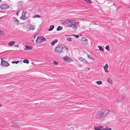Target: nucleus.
<instances>
[{"mask_svg": "<svg viewBox=\"0 0 130 130\" xmlns=\"http://www.w3.org/2000/svg\"><path fill=\"white\" fill-rule=\"evenodd\" d=\"M67 24L70 27H72L74 30H76L77 29L76 25L78 24L79 22H75L74 20L71 21L67 20Z\"/></svg>", "mask_w": 130, "mask_h": 130, "instance_id": "nucleus-1", "label": "nucleus"}, {"mask_svg": "<svg viewBox=\"0 0 130 130\" xmlns=\"http://www.w3.org/2000/svg\"><path fill=\"white\" fill-rule=\"evenodd\" d=\"M46 39L44 38L42 36H38L36 40V42H42L46 41Z\"/></svg>", "mask_w": 130, "mask_h": 130, "instance_id": "nucleus-2", "label": "nucleus"}, {"mask_svg": "<svg viewBox=\"0 0 130 130\" xmlns=\"http://www.w3.org/2000/svg\"><path fill=\"white\" fill-rule=\"evenodd\" d=\"M63 48L62 46L59 45L55 48V51L58 53H61L63 51Z\"/></svg>", "mask_w": 130, "mask_h": 130, "instance_id": "nucleus-3", "label": "nucleus"}, {"mask_svg": "<svg viewBox=\"0 0 130 130\" xmlns=\"http://www.w3.org/2000/svg\"><path fill=\"white\" fill-rule=\"evenodd\" d=\"M103 116H105L109 114L110 111L107 110L102 109L101 110Z\"/></svg>", "mask_w": 130, "mask_h": 130, "instance_id": "nucleus-4", "label": "nucleus"}, {"mask_svg": "<svg viewBox=\"0 0 130 130\" xmlns=\"http://www.w3.org/2000/svg\"><path fill=\"white\" fill-rule=\"evenodd\" d=\"M9 6L7 4H2L0 6V7L2 9H6L9 8Z\"/></svg>", "mask_w": 130, "mask_h": 130, "instance_id": "nucleus-5", "label": "nucleus"}, {"mask_svg": "<svg viewBox=\"0 0 130 130\" xmlns=\"http://www.w3.org/2000/svg\"><path fill=\"white\" fill-rule=\"evenodd\" d=\"M1 65L4 67H7L9 66V63L5 61H2V59Z\"/></svg>", "mask_w": 130, "mask_h": 130, "instance_id": "nucleus-6", "label": "nucleus"}, {"mask_svg": "<svg viewBox=\"0 0 130 130\" xmlns=\"http://www.w3.org/2000/svg\"><path fill=\"white\" fill-rule=\"evenodd\" d=\"M96 116L97 119H99L103 117L101 110L99 111L96 114Z\"/></svg>", "mask_w": 130, "mask_h": 130, "instance_id": "nucleus-7", "label": "nucleus"}, {"mask_svg": "<svg viewBox=\"0 0 130 130\" xmlns=\"http://www.w3.org/2000/svg\"><path fill=\"white\" fill-rule=\"evenodd\" d=\"M87 40L85 38H83L82 39V44L84 45H86L87 43Z\"/></svg>", "mask_w": 130, "mask_h": 130, "instance_id": "nucleus-8", "label": "nucleus"}, {"mask_svg": "<svg viewBox=\"0 0 130 130\" xmlns=\"http://www.w3.org/2000/svg\"><path fill=\"white\" fill-rule=\"evenodd\" d=\"M64 61L68 62H71L72 61V59L68 57H66L64 58H63Z\"/></svg>", "mask_w": 130, "mask_h": 130, "instance_id": "nucleus-9", "label": "nucleus"}, {"mask_svg": "<svg viewBox=\"0 0 130 130\" xmlns=\"http://www.w3.org/2000/svg\"><path fill=\"white\" fill-rule=\"evenodd\" d=\"M11 125L13 126L16 127H20V125L19 124L17 123L16 122L12 123Z\"/></svg>", "mask_w": 130, "mask_h": 130, "instance_id": "nucleus-10", "label": "nucleus"}, {"mask_svg": "<svg viewBox=\"0 0 130 130\" xmlns=\"http://www.w3.org/2000/svg\"><path fill=\"white\" fill-rule=\"evenodd\" d=\"M79 59L80 61L85 62L87 64H88L89 63L84 58L82 57H81L79 58Z\"/></svg>", "mask_w": 130, "mask_h": 130, "instance_id": "nucleus-11", "label": "nucleus"}, {"mask_svg": "<svg viewBox=\"0 0 130 130\" xmlns=\"http://www.w3.org/2000/svg\"><path fill=\"white\" fill-rule=\"evenodd\" d=\"M108 66L107 64H106L105 65L104 67V69L105 70V72H108Z\"/></svg>", "mask_w": 130, "mask_h": 130, "instance_id": "nucleus-12", "label": "nucleus"}, {"mask_svg": "<svg viewBox=\"0 0 130 130\" xmlns=\"http://www.w3.org/2000/svg\"><path fill=\"white\" fill-rule=\"evenodd\" d=\"M25 50H31L32 48V46H28L27 45H25Z\"/></svg>", "mask_w": 130, "mask_h": 130, "instance_id": "nucleus-13", "label": "nucleus"}, {"mask_svg": "<svg viewBox=\"0 0 130 130\" xmlns=\"http://www.w3.org/2000/svg\"><path fill=\"white\" fill-rule=\"evenodd\" d=\"M20 19H22L23 20H25L26 19H27V18L25 16V15H24V14L22 13V15L20 18Z\"/></svg>", "mask_w": 130, "mask_h": 130, "instance_id": "nucleus-14", "label": "nucleus"}, {"mask_svg": "<svg viewBox=\"0 0 130 130\" xmlns=\"http://www.w3.org/2000/svg\"><path fill=\"white\" fill-rule=\"evenodd\" d=\"M58 41V40L57 39H55L52 42H51V44L52 45H54Z\"/></svg>", "mask_w": 130, "mask_h": 130, "instance_id": "nucleus-15", "label": "nucleus"}, {"mask_svg": "<svg viewBox=\"0 0 130 130\" xmlns=\"http://www.w3.org/2000/svg\"><path fill=\"white\" fill-rule=\"evenodd\" d=\"M15 43V41H11L9 42L8 45L9 46H11L13 45Z\"/></svg>", "mask_w": 130, "mask_h": 130, "instance_id": "nucleus-16", "label": "nucleus"}, {"mask_svg": "<svg viewBox=\"0 0 130 130\" xmlns=\"http://www.w3.org/2000/svg\"><path fill=\"white\" fill-rule=\"evenodd\" d=\"M103 127L102 126H100V127H94V129L95 130H101V129Z\"/></svg>", "mask_w": 130, "mask_h": 130, "instance_id": "nucleus-17", "label": "nucleus"}, {"mask_svg": "<svg viewBox=\"0 0 130 130\" xmlns=\"http://www.w3.org/2000/svg\"><path fill=\"white\" fill-rule=\"evenodd\" d=\"M107 81L108 83H110L111 84H112L113 82L112 81V79L111 78H108L107 79Z\"/></svg>", "mask_w": 130, "mask_h": 130, "instance_id": "nucleus-18", "label": "nucleus"}, {"mask_svg": "<svg viewBox=\"0 0 130 130\" xmlns=\"http://www.w3.org/2000/svg\"><path fill=\"white\" fill-rule=\"evenodd\" d=\"M13 21L15 22L17 24H18L19 23V21L17 20V19L15 17H13Z\"/></svg>", "mask_w": 130, "mask_h": 130, "instance_id": "nucleus-19", "label": "nucleus"}, {"mask_svg": "<svg viewBox=\"0 0 130 130\" xmlns=\"http://www.w3.org/2000/svg\"><path fill=\"white\" fill-rule=\"evenodd\" d=\"M54 27V25H51L50 26V28L48 29V31H51L52 30Z\"/></svg>", "mask_w": 130, "mask_h": 130, "instance_id": "nucleus-20", "label": "nucleus"}, {"mask_svg": "<svg viewBox=\"0 0 130 130\" xmlns=\"http://www.w3.org/2000/svg\"><path fill=\"white\" fill-rule=\"evenodd\" d=\"M62 29V27L61 26H59L57 28V30L58 31H60Z\"/></svg>", "mask_w": 130, "mask_h": 130, "instance_id": "nucleus-21", "label": "nucleus"}, {"mask_svg": "<svg viewBox=\"0 0 130 130\" xmlns=\"http://www.w3.org/2000/svg\"><path fill=\"white\" fill-rule=\"evenodd\" d=\"M98 47L99 48L100 51H104V49L102 48L101 46L100 45L98 46Z\"/></svg>", "mask_w": 130, "mask_h": 130, "instance_id": "nucleus-22", "label": "nucleus"}, {"mask_svg": "<svg viewBox=\"0 0 130 130\" xmlns=\"http://www.w3.org/2000/svg\"><path fill=\"white\" fill-rule=\"evenodd\" d=\"M67 21V20H66V21H65L64 20H61V22L62 24H63L64 25L65 24L67 23V22H66Z\"/></svg>", "mask_w": 130, "mask_h": 130, "instance_id": "nucleus-23", "label": "nucleus"}, {"mask_svg": "<svg viewBox=\"0 0 130 130\" xmlns=\"http://www.w3.org/2000/svg\"><path fill=\"white\" fill-rule=\"evenodd\" d=\"M29 28L30 29V30H33L35 29L31 25H29Z\"/></svg>", "mask_w": 130, "mask_h": 130, "instance_id": "nucleus-24", "label": "nucleus"}, {"mask_svg": "<svg viewBox=\"0 0 130 130\" xmlns=\"http://www.w3.org/2000/svg\"><path fill=\"white\" fill-rule=\"evenodd\" d=\"M23 62L24 63H26L27 64L29 63V60L27 59L24 60H23Z\"/></svg>", "mask_w": 130, "mask_h": 130, "instance_id": "nucleus-25", "label": "nucleus"}, {"mask_svg": "<svg viewBox=\"0 0 130 130\" xmlns=\"http://www.w3.org/2000/svg\"><path fill=\"white\" fill-rule=\"evenodd\" d=\"M96 83L98 85H101L102 84V82L101 81H98L96 82Z\"/></svg>", "mask_w": 130, "mask_h": 130, "instance_id": "nucleus-26", "label": "nucleus"}, {"mask_svg": "<svg viewBox=\"0 0 130 130\" xmlns=\"http://www.w3.org/2000/svg\"><path fill=\"white\" fill-rule=\"evenodd\" d=\"M19 62V61H13L12 62V64L15 63L16 64H17Z\"/></svg>", "mask_w": 130, "mask_h": 130, "instance_id": "nucleus-27", "label": "nucleus"}, {"mask_svg": "<svg viewBox=\"0 0 130 130\" xmlns=\"http://www.w3.org/2000/svg\"><path fill=\"white\" fill-rule=\"evenodd\" d=\"M106 49L108 51H109V46L107 45L106 47Z\"/></svg>", "mask_w": 130, "mask_h": 130, "instance_id": "nucleus-28", "label": "nucleus"}, {"mask_svg": "<svg viewBox=\"0 0 130 130\" xmlns=\"http://www.w3.org/2000/svg\"><path fill=\"white\" fill-rule=\"evenodd\" d=\"M53 64L54 65H57L58 64V62H57L55 61H53Z\"/></svg>", "mask_w": 130, "mask_h": 130, "instance_id": "nucleus-29", "label": "nucleus"}, {"mask_svg": "<svg viewBox=\"0 0 130 130\" xmlns=\"http://www.w3.org/2000/svg\"><path fill=\"white\" fill-rule=\"evenodd\" d=\"M71 39H72L71 38H67V40L68 41L71 42Z\"/></svg>", "mask_w": 130, "mask_h": 130, "instance_id": "nucleus-30", "label": "nucleus"}, {"mask_svg": "<svg viewBox=\"0 0 130 130\" xmlns=\"http://www.w3.org/2000/svg\"><path fill=\"white\" fill-rule=\"evenodd\" d=\"M71 36H73L75 37L76 38H77L79 37V36L78 35H71Z\"/></svg>", "mask_w": 130, "mask_h": 130, "instance_id": "nucleus-31", "label": "nucleus"}, {"mask_svg": "<svg viewBox=\"0 0 130 130\" xmlns=\"http://www.w3.org/2000/svg\"><path fill=\"white\" fill-rule=\"evenodd\" d=\"M27 11L25 10H23L22 13L24 14V15H25V14L26 13Z\"/></svg>", "mask_w": 130, "mask_h": 130, "instance_id": "nucleus-32", "label": "nucleus"}, {"mask_svg": "<svg viewBox=\"0 0 130 130\" xmlns=\"http://www.w3.org/2000/svg\"><path fill=\"white\" fill-rule=\"evenodd\" d=\"M87 56L90 59H92V60H93V58H92V57H91L90 56V55H87Z\"/></svg>", "mask_w": 130, "mask_h": 130, "instance_id": "nucleus-33", "label": "nucleus"}, {"mask_svg": "<svg viewBox=\"0 0 130 130\" xmlns=\"http://www.w3.org/2000/svg\"><path fill=\"white\" fill-rule=\"evenodd\" d=\"M34 17L35 18H40L41 17L40 16L38 15H35Z\"/></svg>", "mask_w": 130, "mask_h": 130, "instance_id": "nucleus-34", "label": "nucleus"}, {"mask_svg": "<svg viewBox=\"0 0 130 130\" xmlns=\"http://www.w3.org/2000/svg\"><path fill=\"white\" fill-rule=\"evenodd\" d=\"M106 130H112L111 128L107 127L106 128Z\"/></svg>", "mask_w": 130, "mask_h": 130, "instance_id": "nucleus-35", "label": "nucleus"}, {"mask_svg": "<svg viewBox=\"0 0 130 130\" xmlns=\"http://www.w3.org/2000/svg\"><path fill=\"white\" fill-rule=\"evenodd\" d=\"M14 46L15 47H19V45H18V44H15Z\"/></svg>", "mask_w": 130, "mask_h": 130, "instance_id": "nucleus-36", "label": "nucleus"}, {"mask_svg": "<svg viewBox=\"0 0 130 130\" xmlns=\"http://www.w3.org/2000/svg\"><path fill=\"white\" fill-rule=\"evenodd\" d=\"M3 31H2L1 29H0V33H1V34H3Z\"/></svg>", "mask_w": 130, "mask_h": 130, "instance_id": "nucleus-37", "label": "nucleus"}, {"mask_svg": "<svg viewBox=\"0 0 130 130\" xmlns=\"http://www.w3.org/2000/svg\"><path fill=\"white\" fill-rule=\"evenodd\" d=\"M37 35L35 34V35L34 36V39H35V38L36 37V36Z\"/></svg>", "mask_w": 130, "mask_h": 130, "instance_id": "nucleus-38", "label": "nucleus"}, {"mask_svg": "<svg viewBox=\"0 0 130 130\" xmlns=\"http://www.w3.org/2000/svg\"><path fill=\"white\" fill-rule=\"evenodd\" d=\"M101 130H106V128H102L101 129Z\"/></svg>", "mask_w": 130, "mask_h": 130, "instance_id": "nucleus-39", "label": "nucleus"}, {"mask_svg": "<svg viewBox=\"0 0 130 130\" xmlns=\"http://www.w3.org/2000/svg\"><path fill=\"white\" fill-rule=\"evenodd\" d=\"M2 106V105L1 104H0V107H1Z\"/></svg>", "mask_w": 130, "mask_h": 130, "instance_id": "nucleus-40", "label": "nucleus"}, {"mask_svg": "<svg viewBox=\"0 0 130 130\" xmlns=\"http://www.w3.org/2000/svg\"><path fill=\"white\" fill-rule=\"evenodd\" d=\"M31 63H32V64H34V62H32Z\"/></svg>", "mask_w": 130, "mask_h": 130, "instance_id": "nucleus-41", "label": "nucleus"}, {"mask_svg": "<svg viewBox=\"0 0 130 130\" xmlns=\"http://www.w3.org/2000/svg\"><path fill=\"white\" fill-rule=\"evenodd\" d=\"M16 14L18 15V12H17L16 13Z\"/></svg>", "mask_w": 130, "mask_h": 130, "instance_id": "nucleus-42", "label": "nucleus"}, {"mask_svg": "<svg viewBox=\"0 0 130 130\" xmlns=\"http://www.w3.org/2000/svg\"><path fill=\"white\" fill-rule=\"evenodd\" d=\"M1 0H0V2H1Z\"/></svg>", "mask_w": 130, "mask_h": 130, "instance_id": "nucleus-43", "label": "nucleus"}, {"mask_svg": "<svg viewBox=\"0 0 130 130\" xmlns=\"http://www.w3.org/2000/svg\"><path fill=\"white\" fill-rule=\"evenodd\" d=\"M34 41L33 40V42H34Z\"/></svg>", "mask_w": 130, "mask_h": 130, "instance_id": "nucleus-44", "label": "nucleus"}]
</instances>
